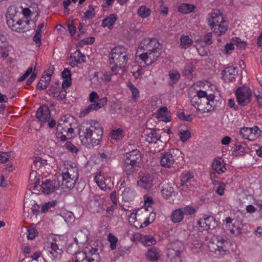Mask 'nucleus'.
<instances>
[{
  "label": "nucleus",
  "mask_w": 262,
  "mask_h": 262,
  "mask_svg": "<svg viewBox=\"0 0 262 262\" xmlns=\"http://www.w3.org/2000/svg\"><path fill=\"white\" fill-rule=\"evenodd\" d=\"M78 133L82 144L86 146L99 145L103 135V128L100 123L94 120L82 123Z\"/></svg>",
  "instance_id": "f257e3e1"
},
{
  "label": "nucleus",
  "mask_w": 262,
  "mask_h": 262,
  "mask_svg": "<svg viewBox=\"0 0 262 262\" xmlns=\"http://www.w3.org/2000/svg\"><path fill=\"white\" fill-rule=\"evenodd\" d=\"M138 48L146 51L138 56L139 59L143 61L146 66L155 63L162 53V46L156 38L148 37L143 39Z\"/></svg>",
  "instance_id": "f03ea898"
},
{
  "label": "nucleus",
  "mask_w": 262,
  "mask_h": 262,
  "mask_svg": "<svg viewBox=\"0 0 262 262\" xmlns=\"http://www.w3.org/2000/svg\"><path fill=\"white\" fill-rule=\"evenodd\" d=\"M191 104L202 113H208L216 109L220 102L215 99V96L208 94L206 91H199L190 100Z\"/></svg>",
  "instance_id": "7ed1b4c3"
},
{
  "label": "nucleus",
  "mask_w": 262,
  "mask_h": 262,
  "mask_svg": "<svg viewBox=\"0 0 262 262\" xmlns=\"http://www.w3.org/2000/svg\"><path fill=\"white\" fill-rule=\"evenodd\" d=\"M209 25L217 36L225 34L228 29V23L224 19L219 10L211 12L207 18Z\"/></svg>",
  "instance_id": "20e7f679"
},
{
  "label": "nucleus",
  "mask_w": 262,
  "mask_h": 262,
  "mask_svg": "<svg viewBox=\"0 0 262 262\" xmlns=\"http://www.w3.org/2000/svg\"><path fill=\"white\" fill-rule=\"evenodd\" d=\"M230 243L219 237H213L208 243V247L212 256L217 258L223 257L229 253Z\"/></svg>",
  "instance_id": "39448f33"
},
{
  "label": "nucleus",
  "mask_w": 262,
  "mask_h": 262,
  "mask_svg": "<svg viewBox=\"0 0 262 262\" xmlns=\"http://www.w3.org/2000/svg\"><path fill=\"white\" fill-rule=\"evenodd\" d=\"M182 158V152L179 149H171L161 156L160 164L164 168H171L173 167L174 164L179 163L180 159Z\"/></svg>",
  "instance_id": "423d86ee"
},
{
  "label": "nucleus",
  "mask_w": 262,
  "mask_h": 262,
  "mask_svg": "<svg viewBox=\"0 0 262 262\" xmlns=\"http://www.w3.org/2000/svg\"><path fill=\"white\" fill-rule=\"evenodd\" d=\"M110 63H116L123 65L127 63L129 59L127 49L122 46H117L112 49L110 54Z\"/></svg>",
  "instance_id": "0eeeda50"
},
{
  "label": "nucleus",
  "mask_w": 262,
  "mask_h": 262,
  "mask_svg": "<svg viewBox=\"0 0 262 262\" xmlns=\"http://www.w3.org/2000/svg\"><path fill=\"white\" fill-rule=\"evenodd\" d=\"M185 248L182 242L178 240L171 242L167 249V256L171 262H181V255L185 251Z\"/></svg>",
  "instance_id": "6e6552de"
},
{
  "label": "nucleus",
  "mask_w": 262,
  "mask_h": 262,
  "mask_svg": "<svg viewBox=\"0 0 262 262\" xmlns=\"http://www.w3.org/2000/svg\"><path fill=\"white\" fill-rule=\"evenodd\" d=\"M137 184L142 188L149 190L159 185V180L156 174L146 173L140 178Z\"/></svg>",
  "instance_id": "1a4fd4ad"
},
{
  "label": "nucleus",
  "mask_w": 262,
  "mask_h": 262,
  "mask_svg": "<svg viewBox=\"0 0 262 262\" xmlns=\"http://www.w3.org/2000/svg\"><path fill=\"white\" fill-rule=\"evenodd\" d=\"M237 101L241 106H245L249 104L252 97L251 90L247 87L238 88L235 92Z\"/></svg>",
  "instance_id": "9d476101"
},
{
  "label": "nucleus",
  "mask_w": 262,
  "mask_h": 262,
  "mask_svg": "<svg viewBox=\"0 0 262 262\" xmlns=\"http://www.w3.org/2000/svg\"><path fill=\"white\" fill-rule=\"evenodd\" d=\"M31 20H27L23 21L19 19L15 20L14 17L8 19L7 24L8 27L13 31L18 32H25L31 29V27L29 26Z\"/></svg>",
  "instance_id": "9b49d317"
},
{
  "label": "nucleus",
  "mask_w": 262,
  "mask_h": 262,
  "mask_svg": "<svg viewBox=\"0 0 262 262\" xmlns=\"http://www.w3.org/2000/svg\"><path fill=\"white\" fill-rule=\"evenodd\" d=\"M261 130L257 126L253 127H244L239 131V135L244 139L250 141H253L257 139L260 135Z\"/></svg>",
  "instance_id": "f8f14e48"
},
{
  "label": "nucleus",
  "mask_w": 262,
  "mask_h": 262,
  "mask_svg": "<svg viewBox=\"0 0 262 262\" xmlns=\"http://www.w3.org/2000/svg\"><path fill=\"white\" fill-rule=\"evenodd\" d=\"M95 181L97 185L102 190L106 191L111 190L113 186V183L111 178L107 176H105L101 173L97 174L95 177Z\"/></svg>",
  "instance_id": "ddd939ff"
},
{
  "label": "nucleus",
  "mask_w": 262,
  "mask_h": 262,
  "mask_svg": "<svg viewBox=\"0 0 262 262\" xmlns=\"http://www.w3.org/2000/svg\"><path fill=\"white\" fill-rule=\"evenodd\" d=\"M61 173L71 176L73 178L78 179L79 171L76 164L71 162H67L63 164L61 168Z\"/></svg>",
  "instance_id": "4468645a"
},
{
  "label": "nucleus",
  "mask_w": 262,
  "mask_h": 262,
  "mask_svg": "<svg viewBox=\"0 0 262 262\" xmlns=\"http://www.w3.org/2000/svg\"><path fill=\"white\" fill-rule=\"evenodd\" d=\"M141 159V152L138 149H134L126 152L123 160L139 166Z\"/></svg>",
  "instance_id": "2eb2a0df"
},
{
  "label": "nucleus",
  "mask_w": 262,
  "mask_h": 262,
  "mask_svg": "<svg viewBox=\"0 0 262 262\" xmlns=\"http://www.w3.org/2000/svg\"><path fill=\"white\" fill-rule=\"evenodd\" d=\"M47 93L55 99L58 101H62L66 98L67 92L65 90L59 86L55 87L51 85L47 91Z\"/></svg>",
  "instance_id": "dca6fc26"
},
{
  "label": "nucleus",
  "mask_w": 262,
  "mask_h": 262,
  "mask_svg": "<svg viewBox=\"0 0 262 262\" xmlns=\"http://www.w3.org/2000/svg\"><path fill=\"white\" fill-rule=\"evenodd\" d=\"M44 249L49 252L54 259L59 258L62 253V250L58 248V245L53 242L46 243Z\"/></svg>",
  "instance_id": "f3484780"
},
{
  "label": "nucleus",
  "mask_w": 262,
  "mask_h": 262,
  "mask_svg": "<svg viewBox=\"0 0 262 262\" xmlns=\"http://www.w3.org/2000/svg\"><path fill=\"white\" fill-rule=\"evenodd\" d=\"M197 225L204 229H214L215 222L212 216L204 215L202 218L197 221Z\"/></svg>",
  "instance_id": "a211bd4d"
},
{
  "label": "nucleus",
  "mask_w": 262,
  "mask_h": 262,
  "mask_svg": "<svg viewBox=\"0 0 262 262\" xmlns=\"http://www.w3.org/2000/svg\"><path fill=\"white\" fill-rule=\"evenodd\" d=\"M238 71L236 67L229 66L222 72V78L225 82H230L235 79Z\"/></svg>",
  "instance_id": "6ab92c4d"
},
{
  "label": "nucleus",
  "mask_w": 262,
  "mask_h": 262,
  "mask_svg": "<svg viewBox=\"0 0 262 262\" xmlns=\"http://www.w3.org/2000/svg\"><path fill=\"white\" fill-rule=\"evenodd\" d=\"M144 213L145 217L144 221H143V222H139L137 220L134 223L131 225L133 227H134L137 229L143 228L147 226L150 223H152L155 220L156 217V214L155 213H150L148 217L147 210H145Z\"/></svg>",
  "instance_id": "aec40b11"
},
{
  "label": "nucleus",
  "mask_w": 262,
  "mask_h": 262,
  "mask_svg": "<svg viewBox=\"0 0 262 262\" xmlns=\"http://www.w3.org/2000/svg\"><path fill=\"white\" fill-rule=\"evenodd\" d=\"M50 116V111L46 105L40 106L36 114V117L41 124L49 121Z\"/></svg>",
  "instance_id": "412c9836"
},
{
  "label": "nucleus",
  "mask_w": 262,
  "mask_h": 262,
  "mask_svg": "<svg viewBox=\"0 0 262 262\" xmlns=\"http://www.w3.org/2000/svg\"><path fill=\"white\" fill-rule=\"evenodd\" d=\"M61 182L59 181V185L62 189H71L73 188L76 181L78 179L73 178L71 176L64 174L61 173Z\"/></svg>",
  "instance_id": "4be33fe9"
},
{
  "label": "nucleus",
  "mask_w": 262,
  "mask_h": 262,
  "mask_svg": "<svg viewBox=\"0 0 262 262\" xmlns=\"http://www.w3.org/2000/svg\"><path fill=\"white\" fill-rule=\"evenodd\" d=\"M55 184V181L50 180H46L42 182L41 185L42 192L47 194L54 192L56 189Z\"/></svg>",
  "instance_id": "5701e85b"
},
{
  "label": "nucleus",
  "mask_w": 262,
  "mask_h": 262,
  "mask_svg": "<svg viewBox=\"0 0 262 262\" xmlns=\"http://www.w3.org/2000/svg\"><path fill=\"white\" fill-rule=\"evenodd\" d=\"M225 163L221 158L214 159L212 164V169L218 174H222L226 170Z\"/></svg>",
  "instance_id": "b1692460"
},
{
  "label": "nucleus",
  "mask_w": 262,
  "mask_h": 262,
  "mask_svg": "<svg viewBox=\"0 0 262 262\" xmlns=\"http://www.w3.org/2000/svg\"><path fill=\"white\" fill-rule=\"evenodd\" d=\"M121 195L125 202H130L135 198L136 193L133 188L126 187L122 191Z\"/></svg>",
  "instance_id": "393cba45"
},
{
  "label": "nucleus",
  "mask_w": 262,
  "mask_h": 262,
  "mask_svg": "<svg viewBox=\"0 0 262 262\" xmlns=\"http://www.w3.org/2000/svg\"><path fill=\"white\" fill-rule=\"evenodd\" d=\"M157 118L162 121L169 122L170 121V113L166 106L162 107L158 111Z\"/></svg>",
  "instance_id": "a878e982"
},
{
  "label": "nucleus",
  "mask_w": 262,
  "mask_h": 262,
  "mask_svg": "<svg viewBox=\"0 0 262 262\" xmlns=\"http://www.w3.org/2000/svg\"><path fill=\"white\" fill-rule=\"evenodd\" d=\"M137 167H138V165L136 164L134 165L132 163H129L128 162L123 160L122 169L123 171L127 175H131L136 172Z\"/></svg>",
  "instance_id": "bb28decb"
},
{
  "label": "nucleus",
  "mask_w": 262,
  "mask_h": 262,
  "mask_svg": "<svg viewBox=\"0 0 262 262\" xmlns=\"http://www.w3.org/2000/svg\"><path fill=\"white\" fill-rule=\"evenodd\" d=\"M72 60L71 64H73L75 66L76 64H80L82 62H84V58H85L84 55L81 52L80 50H76L74 53L73 56H71Z\"/></svg>",
  "instance_id": "cd10ccee"
},
{
  "label": "nucleus",
  "mask_w": 262,
  "mask_h": 262,
  "mask_svg": "<svg viewBox=\"0 0 262 262\" xmlns=\"http://www.w3.org/2000/svg\"><path fill=\"white\" fill-rule=\"evenodd\" d=\"M117 17L116 14H112L105 18L101 23V26L102 27H107L108 28H111L115 23L117 20Z\"/></svg>",
  "instance_id": "c85d7f7f"
},
{
  "label": "nucleus",
  "mask_w": 262,
  "mask_h": 262,
  "mask_svg": "<svg viewBox=\"0 0 262 262\" xmlns=\"http://www.w3.org/2000/svg\"><path fill=\"white\" fill-rule=\"evenodd\" d=\"M196 182L194 180L180 185V190L182 192H189L193 191L195 188Z\"/></svg>",
  "instance_id": "c756f323"
},
{
  "label": "nucleus",
  "mask_w": 262,
  "mask_h": 262,
  "mask_svg": "<svg viewBox=\"0 0 262 262\" xmlns=\"http://www.w3.org/2000/svg\"><path fill=\"white\" fill-rule=\"evenodd\" d=\"M127 86L132 93V100L135 102H137L140 97L139 91L131 82H128Z\"/></svg>",
  "instance_id": "7c9ffc66"
},
{
  "label": "nucleus",
  "mask_w": 262,
  "mask_h": 262,
  "mask_svg": "<svg viewBox=\"0 0 262 262\" xmlns=\"http://www.w3.org/2000/svg\"><path fill=\"white\" fill-rule=\"evenodd\" d=\"M180 47L182 49H187L193 43V41L188 35H182L180 39Z\"/></svg>",
  "instance_id": "2f4dec72"
},
{
  "label": "nucleus",
  "mask_w": 262,
  "mask_h": 262,
  "mask_svg": "<svg viewBox=\"0 0 262 262\" xmlns=\"http://www.w3.org/2000/svg\"><path fill=\"white\" fill-rule=\"evenodd\" d=\"M50 81V77L43 75L36 85L37 89L40 90L46 89L49 86Z\"/></svg>",
  "instance_id": "473e14b6"
},
{
  "label": "nucleus",
  "mask_w": 262,
  "mask_h": 262,
  "mask_svg": "<svg viewBox=\"0 0 262 262\" xmlns=\"http://www.w3.org/2000/svg\"><path fill=\"white\" fill-rule=\"evenodd\" d=\"M183 212L181 208L174 210L171 216V220L173 223H179L184 218Z\"/></svg>",
  "instance_id": "72a5a7b5"
},
{
  "label": "nucleus",
  "mask_w": 262,
  "mask_h": 262,
  "mask_svg": "<svg viewBox=\"0 0 262 262\" xmlns=\"http://www.w3.org/2000/svg\"><path fill=\"white\" fill-rule=\"evenodd\" d=\"M169 84L173 86L176 84L180 78V74L179 72L176 70H171L169 72Z\"/></svg>",
  "instance_id": "f704fd0d"
},
{
  "label": "nucleus",
  "mask_w": 262,
  "mask_h": 262,
  "mask_svg": "<svg viewBox=\"0 0 262 262\" xmlns=\"http://www.w3.org/2000/svg\"><path fill=\"white\" fill-rule=\"evenodd\" d=\"M138 15L142 18H146L151 14L150 9L145 5L139 7L137 10Z\"/></svg>",
  "instance_id": "c9c22d12"
},
{
  "label": "nucleus",
  "mask_w": 262,
  "mask_h": 262,
  "mask_svg": "<svg viewBox=\"0 0 262 262\" xmlns=\"http://www.w3.org/2000/svg\"><path fill=\"white\" fill-rule=\"evenodd\" d=\"M160 136L155 130H151L146 135L145 140L149 143H157L160 139Z\"/></svg>",
  "instance_id": "e433bc0d"
},
{
  "label": "nucleus",
  "mask_w": 262,
  "mask_h": 262,
  "mask_svg": "<svg viewBox=\"0 0 262 262\" xmlns=\"http://www.w3.org/2000/svg\"><path fill=\"white\" fill-rule=\"evenodd\" d=\"M146 255L147 259L152 261L157 260L159 257L158 251L155 247L151 248L150 250H149L147 252Z\"/></svg>",
  "instance_id": "4c0bfd02"
},
{
  "label": "nucleus",
  "mask_w": 262,
  "mask_h": 262,
  "mask_svg": "<svg viewBox=\"0 0 262 262\" xmlns=\"http://www.w3.org/2000/svg\"><path fill=\"white\" fill-rule=\"evenodd\" d=\"M107 101V98L105 97L101 98L99 100V102H93V103L90 104L89 106L92 111H97L104 106L106 104Z\"/></svg>",
  "instance_id": "58836bf2"
},
{
  "label": "nucleus",
  "mask_w": 262,
  "mask_h": 262,
  "mask_svg": "<svg viewBox=\"0 0 262 262\" xmlns=\"http://www.w3.org/2000/svg\"><path fill=\"white\" fill-rule=\"evenodd\" d=\"M194 9V5L190 4L183 3L178 7L180 12L184 14H188L191 12Z\"/></svg>",
  "instance_id": "ea45409f"
},
{
  "label": "nucleus",
  "mask_w": 262,
  "mask_h": 262,
  "mask_svg": "<svg viewBox=\"0 0 262 262\" xmlns=\"http://www.w3.org/2000/svg\"><path fill=\"white\" fill-rule=\"evenodd\" d=\"M235 148L233 151L235 156H243L245 153V148L243 146L242 143L239 142L237 139L235 142Z\"/></svg>",
  "instance_id": "a19ab883"
},
{
  "label": "nucleus",
  "mask_w": 262,
  "mask_h": 262,
  "mask_svg": "<svg viewBox=\"0 0 262 262\" xmlns=\"http://www.w3.org/2000/svg\"><path fill=\"white\" fill-rule=\"evenodd\" d=\"M57 204V201H52L48 202L43 204L41 208V211L43 213H46L50 211H53L54 207Z\"/></svg>",
  "instance_id": "79ce46f5"
},
{
  "label": "nucleus",
  "mask_w": 262,
  "mask_h": 262,
  "mask_svg": "<svg viewBox=\"0 0 262 262\" xmlns=\"http://www.w3.org/2000/svg\"><path fill=\"white\" fill-rule=\"evenodd\" d=\"M193 179V175L189 172H183L181 174V184H186Z\"/></svg>",
  "instance_id": "37998d69"
},
{
  "label": "nucleus",
  "mask_w": 262,
  "mask_h": 262,
  "mask_svg": "<svg viewBox=\"0 0 262 262\" xmlns=\"http://www.w3.org/2000/svg\"><path fill=\"white\" fill-rule=\"evenodd\" d=\"M110 198L113 203V204L111 206L108 207L107 208V211H112L113 210H114L116 207L118 203L116 191H113L111 193L110 195Z\"/></svg>",
  "instance_id": "c03bdc74"
},
{
  "label": "nucleus",
  "mask_w": 262,
  "mask_h": 262,
  "mask_svg": "<svg viewBox=\"0 0 262 262\" xmlns=\"http://www.w3.org/2000/svg\"><path fill=\"white\" fill-rule=\"evenodd\" d=\"M174 193L173 189L170 187H166L161 190V194L166 199L170 198Z\"/></svg>",
  "instance_id": "a18cd8bd"
},
{
  "label": "nucleus",
  "mask_w": 262,
  "mask_h": 262,
  "mask_svg": "<svg viewBox=\"0 0 262 262\" xmlns=\"http://www.w3.org/2000/svg\"><path fill=\"white\" fill-rule=\"evenodd\" d=\"M19 9H21V13L23 14L24 17L25 18L28 19L31 17V16L32 14V12H31V11L30 10V9L29 8H23L22 7H17V8H15L14 11L16 12H17L19 11Z\"/></svg>",
  "instance_id": "49530a36"
},
{
  "label": "nucleus",
  "mask_w": 262,
  "mask_h": 262,
  "mask_svg": "<svg viewBox=\"0 0 262 262\" xmlns=\"http://www.w3.org/2000/svg\"><path fill=\"white\" fill-rule=\"evenodd\" d=\"M13 154L12 152L0 151V162L5 163L13 157Z\"/></svg>",
  "instance_id": "de8ad7c7"
},
{
  "label": "nucleus",
  "mask_w": 262,
  "mask_h": 262,
  "mask_svg": "<svg viewBox=\"0 0 262 262\" xmlns=\"http://www.w3.org/2000/svg\"><path fill=\"white\" fill-rule=\"evenodd\" d=\"M180 140L183 142L187 141L191 137V133L188 130H181L179 134Z\"/></svg>",
  "instance_id": "09e8293b"
},
{
  "label": "nucleus",
  "mask_w": 262,
  "mask_h": 262,
  "mask_svg": "<svg viewBox=\"0 0 262 262\" xmlns=\"http://www.w3.org/2000/svg\"><path fill=\"white\" fill-rule=\"evenodd\" d=\"M107 241L110 243V248L112 250L116 248V244L118 238L115 236L112 233H109L107 236Z\"/></svg>",
  "instance_id": "8fccbe9b"
},
{
  "label": "nucleus",
  "mask_w": 262,
  "mask_h": 262,
  "mask_svg": "<svg viewBox=\"0 0 262 262\" xmlns=\"http://www.w3.org/2000/svg\"><path fill=\"white\" fill-rule=\"evenodd\" d=\"M141 242L145 246H151L156 243V241L152 237L145 236L140 238Z\"/></svg>",
  "instance_id": "3c124183"
},
{
  "label": "nucleus",
  "mask_w": 262,
  "mask_h": 262,
  "mask_svg": "<svg viewBox=\"0 0 262 262\" xmlns=\"http://www.w3.org/2000/svg\"><path fill=\"white\" fill-rule=\"evenodd\" d=\"M64 220L69 226L72 225L75 221V217L73 214L70 212L64 215Z\"/></svg>",
  "instance_id": "603ef678"
},
{
  "label": "nucleus",
  "mask_w": 262,
  "mask_h": 262,
  "mask_svg": "<svg viewBox=\"0 0 262 262\" xmlns=\"http://www.w3.org/2000/svg\"><path fill=\"white\" fill-rule=\"evenodd\" d=\"M235 45L237 48L240 49L245 48L246 46L245 42L242 41V40L238 37H233L231 40Z\"/></svg>",
  "instance_id": "864d4df0"
},
{
  "label": "nucleus",
  "mask_w": 262,
  "mask_h": 262,
  "mask_svg": "<svg viewBox=\"0 0 262 262\" xmlns=\"http://www.w3.org/2000/svg\"><path fill=\"white\" fill-rule=\"evenodd\" d=\"M123 136V131L120 128L113 130L112 133V138L114 140H120Z\"/></svg>",
  "instance_id": "5fc2aeb1"
},
{
  "label": "nucleus",
  "mask_w": 262,
  "mask_h": 262,
  "mask_svg": "<svg viewBox=\"0 0 262 262\" xmlns=\"http://www.w3.org/2000/svg\"><path fill=\"white\" fill-rule=\"evenodd\" d=\"M37 234V230H27V232L23 235V236L25 235L28 239L33 240Z\"/></svg>",
  "instance_id": "6e6d98bb"
},
{
  "label": "nucleus",
  "mask_w": 262,
  "mask_h": 262,
  "mask_svg": "<svg viewBox=\"0 0 262 262\" xmlns=\"http://www.w3.org/2000/svg\"><path fill=\"white\" fill-rule=\"evenodd\" d=\"M100 99L101 98H99V96L95 91L92 92L89 95V100L92 103L99 102Z\"/></svg>",
  "instance_id": "4d7b16f0"
},
{
  "label": "nucleus",
  "mask_w": 262,
  "mask_h": 262,
  "mask_svg": "<svg viewBox=\"0 0 262 262\" xmlns=\"http://www.w3.org/2000/svg\"><path fill=\"white\" fill-rule=\"evenodd\" d=\"M90 9L86 10L84 13V17L85 19H92L94 18L95 16V13L94 12L95 9L93 7H91L90 6Z\"/></svg>",
  "instance_id": "13d9d810"
},
{
  "label": "nucleus",
  "mask_w": 262,
  "mask_h": 262,
  "mask_svg": "<svg viewBox=\"0 0 262 262\" xmlns=\"http://www.w3.org/2000/svg\"><path fill=\"white\" fill-rule=\"evenodd\" d=\"M181 209L182 212H183V213L184 215H191L193 214L195 211V210L192 207L189 206H186L183 208H181Z\"/></svg>",
  "instance_id": "bf43d9fd"
},
{
  "label": "nucleus",
  "mask_w": 262,
  "mask_h": 262,
  "mask_svg": "<svg viewBox=\"0 0 262 262\" xmlns=\"http://www.w3.org/2000/svg\"><path fill=\"white\" fill-rule=\"evenodd\" d=\"M193 71V65L191 63H188L186 64L183 72L184 74L187 76H190L192 72Z\"/></svg>",
  "instance_id": "052dcab7"
},
{
  "label": "nucleus",
  "mask_w": 262,
  "mask_h": 262,
  "mask_svg": "<svg viewBox=\"0 0 262 262\" xmlns=\"http://www.w3.org/2000/svg\"><path fill=\"white\" fill-rule=\"evenodd\" d=\"M68 124L69 125H70V123H69L66 116H63L61 117L58 121L57 126V130H60L61 129L62 127L61 126H62L64 124Z\"/></svg>",
  "instance_id": "680f3d73"
},
{
  "label": "nucleus",
  "mask_w": 262,
  "mask_h": 262,
  "mask_svg": "<svg viewBox=\"0 0 262 262\" xmlns=\"http://www.w3.org/2000/svg\"><path fill=\"white\" fill-rule=\"evenodd\" d=\"M178 117L180 119L184 121H190L192 119L191 115H185L184 112L182 111L178 112Z\"/></svg>",
  "instance_id": "e2e57ef3"
},
{
  "label": "nucleus",
  "mask_w": 262,
  "mask_h": 262,
  "mask_svg": "<svg viewBox=\"0 0 262 262\" xmlns=\"http://www.w3.org/2000/svg\"><path fill=\"white\" fill-rule=\"evenodd\" d=\"M33 68L32 67H29L26 72L18 79V81L19 82L24 81L27 77H28V76L33 72Z\"/></svg>",
  "instance_id": "0e129e2a"
},
{
  "label": "nucleus",
  "mask_w": 262,
  "mask_h": 262,
  "mask_svg": "<svg viewBox=\"0 0 262 262\" xmlns=\"http://www.w3.org/2000/svg\"><path fill=\"white\" fill-rule=\"evenodd\" d=\"M226 185L224 183H220L216 190V192L220 195L222 196L224 193Z\"/></svg>",
  "instance_id": "69168bd1"
},
{
  "label": "nucleus",
  "mask_w": 262,
  "mask_h": 262,
  "mask_svg": "<svg viewBox=\"0 0 262 262\" xmlns=\"http://www.w3.org/2000/svg\"><path fill=\"white\" fill-rule=\"evenodd\" d=\"M61 76L64 79H72L71 71L68 68L64 69L61 72Z\"/></svg>",
  "instance_id": "338daca9"
},
{
  "label": "nucleus",
  "mask_w": 262,
  "mask_h": 262,
  "mask_svg": "<svg viewBox=\"0 0 262 262\" xmlns=\"http://www.w3.org/2000/svg\"><path fill=\"white\" fill-rule=\"evenodd\" d=\"M0 54L3 58H6L9 55V50L5 46H0Z\"/></svg>",
  "instance_id": "774afa93"
}]
</instances>
